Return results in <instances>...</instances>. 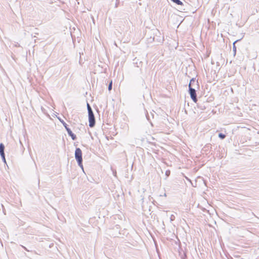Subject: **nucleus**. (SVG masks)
Masks as SVG:
<instances>
[{
    "instance_id": "obj_16",
    "label": "nucleus",
    "mask_w": 259,
    "mask_h": 259,
    "mask_svg": "<svg viewBox=\"0 0 259 259\" xmlns=\"http://www.w3.org/2000/svg\"><path fill=\"white\" fill-rule=\"evenodd\" d=\"M41 110H42V111H43V110H44V108H43L42 107H41Z\"/></svg>"
},
{
    "instance_id": "obj_7",
    "label": "nucleus",
    "mask_w": 259,
    "mask_h": 259,
    "mask_svg": "<svg viewBox=\"0 0 259 259\" xmlns=\"http://www.w3.org/2000/svg\"><path fill=\"white\" fill-rule=\"evenodd\" d=\"M239 41V40H237L235 41L234 42V43H233V51H234V53H236V47H235V43H236V42H237V41Z\"/></svg>"
},
{
    "instance_id": "obj_5",
    "label": "nucleus",
    "mask_w": 259,
    "mask_h": 259,
    "mask_svg": "<svg viewBox=\"0 0 259 259\" xmlns=\"http://www.w3.org/2000/svg\"><path fill=\"white\" fill-rule=\"evenodd\" d=\"M5 146L3 144L1 143L0 144V155L1 156H3L5 154L4 152Z\"/></svg>"
},
{
    "instance_id": "obj_11",
    "label": "nucleus",
    "mask_w": 259,
    "mask_h": 259,
    "mask_svg": "<svg viewBox=\"0 0 259 259\" xmlns=\"http://www.w3.org/2000/svg\"><path fill=\"white\" fill-rule=\"evenodd\" d=\"M1 157H2V159H3V161H4V162L6 163V159H5V154H4V155H3V156H1Z\"/></svg>"
},
{
    "instance_id": "obj_1",
    "label": "nucleus",
    "mask_w": 259,
    "mask_h": 259,
    "mask_svg": "<svg viewBox=\"0 0 259 259\" xmlns=\"http://www.w3.org/2000/svg\"><path fill=\"white\" fill-rule=\"evenodd\" d=\"M194 84H196L195 79L194 78H192L190 80V83L189 84V94L190 95L191 99L194 102L196 103L197 101L196 90L195 89L192 88V87L194 85Z\"/></svg>"
},
{
    "instance_id": "obj_10",
    "label": "nucleus",
    "mask_w": 259,
    "mask_h": 259,
    "mask_svg": "<svg viewBox=\"0 0 259 259\" xmlns=\"http://www.w3.org/2000/svg\"><path fill=\"white\" fill-rule=\"evenodd\" d=\"M175 219V216L174 214H171L170 217V221H173Z\"/></svg>"
},
{
    "instance_id": "obj_3",
    "label": "nucleus",
    "mask_w": 259,
    "mask_h": 259,
    "mask_svg": "<svg viewBox=\"0 0 259 259\" xmlns=\"http://www.w3.org/2000/svg\"><path fill=\"white\" fill-rule=\"evenodd\" d=\"M75 158L76 160L78 165L83 169V165L82 163V152L80 148H77L75 151Z\"/></svg>"
},
{
    "instance_id": "obj_12",
    "label": "nucleus",
    "mask_w": 259,
    "mask_h": 259,
    "mask_svg": "<svg viewBox=\"0 0 259 259\" xmlns=\"http://www.w3.org/2000/svg\"><path fill=\"white\" fill-rule=\"evenodd\" d=\"M170 174V171L169 170H166L165 172V175L166 176H168Z\"/></svg>"
},
{
    "instance_id": "obj_6",
    "label": "nucleus",
    "mask_w": 259,
    "mask_h": 259,
    "mask_svg": "<svg viewBox=\"0 0 259 259\" xmlns=\"http://www.w3.org/2000/svg\"><path fill=\"white\" fill-rule=\"evenodd\" d=\"M174 3L177 4L178 5H182L183 3L180 0H171Z\"/></svg>"
},
{
    "instance_id": "obj_8",
    "label": "nucleus",
    "mask_w": 259,
    "mask_h": 259,
    "mask_svg": "<svg viewBox=\"0 0 259 259\" xmlns=\"http://www.w3.org/2000/svg\"><path fill=\"white\" fill-rule=\"evenodd\" d=\"M219 137L221 139H224L226 137V135L222 133H220L219 134Z\"/></svg>"
},
{
    "instance_id": "obj_17",
    "label": "nucleus",
    "mask_w": 259,
    "mask_h": 259,
    "mask_svg": "<svg viewBox=\"0 0 259 259\" xmlns=\"http://www.w3.org/2000/svg\"><path fill=\"white\" fill-rule=\"evenodd\" d=\"M116 2H119L118 0H116Z\"/></svg>"
},
{
    "instance_id": "obj_4",
    "label": "nucleus",
    "mask_w": 259,
    "mask_h": 259,
    "mask_svg": "<svg viewBox=\"0 0 259 259\" xmlns=\"http://www.w3.org/2000/svg\"><path fill=\"white\" fill-rule=\"evenodd\" d=\"M59 120L60 122L63 124V126L65 127L69 136H70L71 137L73 140H75L76 139L75 135L72 133L70 128H69L67 126V124L63 120H61L60 119H59Z\"/></svg>"
},
{
    "instance_id": "obj_2",
    "label": "nucleus",
    "mask_w": 259,
    "mask_h": 259,
    "mask_svg": "<svg viewBox=\"0 0 259 259\" xmlns=\"http://www.w3.org/2000/svg\"><path fill=\"white\" fill-rule=\"evenodd\" d=\"M87 108L89 114V126L93 127L95 124V118L93 111L89 103H87Z\"/></svg>"
},
{
    "instance_id": "obj_14",
    "label": "nucleus",
    "mask_w": 259,
    "mask_h": 259,
    "mask_svg": "<svg viewBox=\"0 0 259 259\" xmlns=\"http://www.w3.org/2000/svg\"><path fill=\"white\" fill-rule=\"evenodd\" d=\"M21 246H22V247H23L25 250H26V251H29V250H28V249H27L25 246H23V245H21Z\"/></svg>"
},
{
    "instance_id": "obj_13",
    "label": "nucleus",
    "mask_w": 259,
    "mask_h": 259,
    "mask_svg": "<svg viewBox=\"0 0 259 259\" xmlns=\"http://www.w3.org/2000/svg\"><path fill=\"white\" fill-rule=\"evenodd\" d=\"M118 5H119V2H116L115 5V8H117L118 6Z\"/></svg>"
},
{
    "instance_id": "obj_9",
    "label": "nucleus",
    "mask_w": 259,
    "mask_h": 259,
    "mask_svg": "<svg viewBox=\"0 0 259 259\" xmlns=\"http://www.w3.org/2000/svg\"><path fill=\"white\" fill-rule=\"evenodd\" d=\"M112 81H111L108 85V90L111 91L112 90Z\"/></svg>"
},
{
    "instance_id": "obj_15",
    "label": "nucleus",
    "mask_w": 259,
    "mask_h": 259,
    "mask_svg": "<svg viewBox=\"0 0 259 259\" xmlns=\"http://www.w3.org/2000/svg\"><path fill=\"white\" fill-rule=\"evenodd\" d=\"M147 118L148 119V120H149V116L148 115H147Z\"/></svg>"
}]
</instances>
